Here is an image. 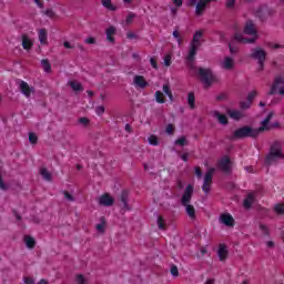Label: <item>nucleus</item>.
Masks as SVG:
<instances>
[{
	"label": "nucleus",
	"instance_id": "39",
	"mask_svg": "<svg viewBox=\"0 0 284 284\" xmlns=\"http://www.w3.org/2000/svg\"><path fill=\"white\" fill-rule=\"evenodd\" d=\"M158 227L159 230H165V219L163 216H158Z\"/></svg>",
	"mask_w": 284,
	"mask_h": 284
},
{
	"label": "nucleus",
	"instance_id": "59",
	"mask_svg": "<svg viewBox=\"0 0 284 284\" xmlns=\"http://www.w3.org/2000/svg\"><path fill=\"white\" fill-rule=\"evenodd\" d=\"M23 281H24V284H37L34 283V278L32 277H24Z\"/></svg>",
	"mask_w": 284,
	"mask_h": 284
},
{
	"label": "nucleus",
	"instance_id": "22",
	"mask_svg": "<svg viewBox=\"0 0 284 284\" xmlns=\"http://www.w3.org/2000/svg\"><path fill=\"white\" fill-rule=\"evenodd\" d=\"M254 201H256L254 193H248L246 199L244 200V207H246V210H250V207H252V205L254 204Z\"/></svg>",
	"mask_w": 284,
	"mask_h": 284
},
{
	"label": "nucleus",
	"instance_id": "30",
	"mask_svg": "<svg viewBox=\"0 0 284 284\" xmlns=\"http://www.w3.org/2000/svg\"><path fill=\"white\" fill-rule=\"evenodd\" d=\"M70 88L73 92H83V84H81V82L71 81Z\"/></svg>",
	"mask_w": 284,
	"mask_h": 284
},
{
	"label": "nucleus",
	"instance_id": "63",
	"mask_svg": "<svg viewBox=\"0 0 284 284\" xmlns=\"http://www.w3.org/2000/svg\"><path fill=\"white\" fill-rule=\"evenodd\" d=\"M244 43H256V38H245Z\"/></svg>",
	"mask_w": 284,
	"mask_h": 284
},
{
	"label": "nucleus",
	"instance_id": "1",
	"mask_svg": "<svg viewBox=\"0 0 284 284\" xmlns=\"http://www.w3.org/2000/svg\"><path fill=\"white\" fill-rule=\"evenodd\" d=\"M201 39H203V31H195L186 57L190 68H194V59H196V52H199V48H201Z\"/></svg>",
	"mask_w": 284,
	"mask_h": 284
},
{
	"label": "nucleus",
	"instance_id": "24",
	"mask_svg": "<svg viewBox=\"0 0 284 284\" xmlns=\"http://www.w3.org/2000/svg\"><path fill=\"white\" fill-rule=\"evenodd\" d=\"M39 41L42 45L48 44V30H45V29L39 30Z\"/></svg>",
	"mask_w": 284,
	"mask_h": 284
},
{
	"label": "nucleus",
	"instance_id": "12",
	"mask_svg": "<svg viewBox=\"0 0 284 284\" xmlns=\"http://www.w3.org/2000/svg\"><path fill=\"white\" fill-rule=\"evenodd\" d=\"M212 1L214 0H200L195 7L196 17H201L203 12H205V9L207 8V3H212Z\"/></svg>",
	"mask_w": 284,
	"mask_h": 284
},
{
	"label": "nucleus",
	"instance_id": "15",
	"mask_svg": "<svg viewBox=\"0 0 284 284\" xmlns=\"http://www.w3.org/2000/svg\"><path fill=\"white\" fill-rule=\"evenodd\" d=\"M133 83L134 85H136V88H141V90H145V88L150 85V83L145 81V78L143 75H135L133 79Z\"/></svg>",
	"mask_w": 284,
	"mask_h": 284
},
{
	"label": "nucleus",
	"instance_id": "28",
	"mask_svg": "<svg viewBox=\"0 0 284 284\" xmlns=\"http://www.w3.org/2000/svg\"><path fill=\"white\" fill-rule=\"evenodd\" d=\"M113 34H116V28L115 27H110L106 29V41H110V43H114V37Z\"/></svg>",
	"mask_w": 284,
	"mask_h": 284
},
{
	"label": "nucleus",
	"instance_id": "40",
	"mask_svg": "<svg viewBox=\"0 0 284 284\" xmlns=\"http://www.w3.org/2000/svg\"><path fill=\"white\" fill-rule=\"evenodd\" d=\"M240 108L241 110H250V108H252V104L250 101H241L240 102Z\"/></svg>",
	"mask_w": 284,
	"mask_h": 284
},
{
	"label": "nucleus",
	"instance_id": "21",
	"mask_svg": "<svg viewBox=\"0 0 284 284\" xmlns=\"http://www.w3.org/2000/svg\"><path fill=\"white\" fill-rule=\"evenodd\" d=\"M227 114L231 119H234V121H241L243 119V112L239 110H227Z\"/></svg>",
	"mask_w": 284,
	"mask_h": 284
},
{
	"label": "nucleus",
	"instance_id": "25",
	"mask_svg": "<svg viewBox=\"0 0 284 284\" xmlns=\"http://www.w3.org/2000/svg\"><path fill=\"white\" fill-rule=\"evenodd\" d=\"M217 256L220 261H225V258H227V246L221 244L217 251Z\"/></svg>",
	"mask_w": 284,
	"mask_h": 284
},
{
	"label": "nucleus",
	"instance_id": "54",
	"mask_svg": "<svg viewBox=\"0 0 284 284\" xmlns=\"http://www.w3.org/2000/svg\"><path fill=\"white\" fill-rule=\"evenodd\" d=\"M236 6V0H226V8H234Z\"/></svg>",
	"mask_w": 284,
	"mask_h": 284
},
{
	"label": "nucleus",
	"instance_id": "52",
	"mask_svg": "<svg viewBox=\"0 0 284 284\" xmlns=\"http://www.w3.org/2000/svg\"><path fill=\"white\" fill-rule=\"evenodd\" d=\"M163 92L169 97L172 93V90L170 89V84H164L163 85Z\"/></svg>",
	"mask_w": 284,
	"mask_h": 284
},
{
	"label": "nucleus",
	"instance_id": "42",
	"mask_svg": "<svg viewBox=\"0 0 284 284\" xmlns=\"http://www.w3.org/2000/svg\"><path fill=\"white\" fill-rule=\"evenodd\" d=\"M39 141V136H37V133L30 132L29 133V143H37Z\"/></svg>",
	"mask_w": 284,
	"mask_h": 284
},
{
	"label": "nucleus",
	"instance_id": "62",
	"mask_svg": "<svg viewBox=\"0 0 284 284\" xmlns=\"http://www.w3.org/2000/svg\"><path fill=\"white\" fill-rule=\"evenodd\" d=\"M126 38H128V39H139V36H136L134 32H129V33L126 34Z\"/></svg>",
	"mask_w": 284,
	"mask_h": 284
},
{
	"label": "nucleus",
	"instance_id": "37",
	"mask_svg": "<svg viewBox=\"0 0 284 284\" xmlns=\"http://www.w3.org/2000/svg\"><path fill=\"white\" fill-rule=\"evenodd\" d=\"M264 245L266 250H274L276 247V242H274V240H266L264 241Z\"/></svg>",
	"mask_w": 284,
	"mask_h": 284
},
{
	"label": "nucleus",
	"instance_id": "38",
	"mask_svg": "<svg viewBox=\"0 0 284 284\" xmlns=\"http://www.w3.org/2000/svg\"><path fill=\"white\" fill-rule=\"evenodd\" d=\"M155 101L156 103H165V99L163 98V92L161 91L155 92Z\"/></svg>",
	"mask_w": 284,
	"mask_h": 284
},
{
	"label": "nucleus",
	"instance_id": "3",
	"mask_svg": "<svg viewBox=\"0 0 284 284\" xmlns=\"http://www.w3.org/2000/svg\"><path fill=\"white\" fill-rule=\"evenodd\" d=\"M197 77L204 83V88H212V84L219 81V78H216L214 71L210 68L200 67L197 69Z\"/></svg>",
	"mask_w": 284,
	"mask_h": 284
},
{
	"label": "nucleus",
	"instance_id": "13",
	"mask_svg": "<svg viewBox=\"0 0 284 284\" xmlns=\"http://www.w3.org/2000/svg\"><path fill=\"white\" fill-rule=\"evenodd\" d=\"M99 203L103 205L104 207H110L114 205V199L110 196V194L105 193L99 197Z\"/></svg>",
	"mask_w": 284,
	"mask_h": 284
},
{
	"label": "nucleus",
	"instance_id": "32",
	"mask_svg": "<svg viewBox=\"0 0 284 284\" xmlns=\"http://www.w3.org/2000/svg\"><path fill=\"white\" fill-rule=\"evenodd\" d=\"M75 283L77 284H90V280H88V277H85L82 274H78V275H75Z\"/></svg>",
	"mask_w": 284,
	"mask_h": 284
},
{
	"label": "nucleus",
	"instance_id": "14",
	"mask_svg": "<svg viewBox=\"0 0 284 284\" xmlns=\"http://www.w3.org/2000/svg\"><path fill=\"white\" fill-rule=\"evenodd\" d=\"M256 28L254 26V21L247 20L244 27V34H248V37H254L256 34Z\"/></svg>",
	"mask_w": 284,
	"mask_h": 284
},
{
	"label": "nucleus",
	"instance_id": "23",
	"mask_svg": "<svg viewBox=\"0 0 284 284\" xmlns=\"http://www.w3.org/2000/svg\"><path fill=\"white\" fill-rule=\"evenodd\" d=\"M281 83H284V79L283 77H277L275 78V81L271 88V91L268 92L270 95L276 94V88H278V85H281Z\"/></svg>",
	"mask_w": 284,
	"mask_h": 284
},
{
	"label": "nucleus",
	"instance_id": "9",
	"mask_svg": "<svg viewBox=\"0 0 284 284\" xmlns=\"http://www.w3.org/2000/svg\"><path fill=\"white\" fill-rule=\"evenodd\" d=\"M251 59H255V61L261 62L267 59V52L261 48L252 49Z\"/></svg>",
	"mask_w": 284,
	"mask_h": 284
},
{
	"label": "nucleus",
	"instance_id": "56",
	"mask_svg": "<svg viewBox=\"0 0 284 284\" xmlns=\"http://www.w3.org/2000/svg\"><path fill=\"white\" fill-rule=\"evenodd\" d=\"M149 143H159V138H156V135H150Z\"/></svg>",
	"mask_w": 284,
	"mask_h": 284
},
{
	"label": "nucleus",
	"instance_id": "33",
	"mask_svg": "<svg viewBox=\"0 0 284 284\" xmlns=\"http://www.w3.org/2000/svg\"><path fill=\"white\" fill-rule=\"evenodd\" d=\"M232 43H245V37L242 33H234Z\"/></svg>",
	"mask_w": 284,
	"mask_h": 284
},
{
	"label": "nucleus",
	"instance_id": "10",
	"mask_svg": "<svg viewBox=\"0 0 284 284\" xmlns=\"http://www.w3.org/2000/svg\"><path fill=\"white\" fill-rule=\"evenodd\" d=\"M272 16V11L267 8H260L255 11V17L261 21V23H265L267 21V17Z\"/></svg>",
	"mask_w": 284,
	"mask_h": 284
},
{
	"label": "nucleus",
	"instance_id": "11",
	"mask_svg": "<svg viewBox=\"0 0 284 284\" xmlns=\"http://www.w3.org/2000/svg\"><path fill=\"white\" fill-rule=\"evenodd\" d=\"M220 223L226 227H234V217L230 213H222L220 215Z\"/></svg>",
	"mask_w": 284,
	"mask_h": 284
},
{
	"label": "nucleus",
	"instance_id": "34",
	"mask_svg": "<svg viewBox=\"0 0 284 284\" xmlns=\"http://www.w3.org/2000/svg\"><path fill=\"white\" fill-rule=\"evenodd\" d=\"M40 174L44 181H52V174L49 173L48 169H40Z\"/></svg>",
	"mask_w": 284,
	"mask_h": 284
},
{
	"label": "nucleus",
	"instance_id": "20",
	"mask_svg": "<svg viewBox=\"0 0 284 284\" xmlns=\"http://www.w3.org/2000/svg\"><path fill=\"white\" fill-rule=\"evenodd\" d=\"M32 40L28 37V34L23 33L22 34V48L23 50H32Z\"/></svg>",
	"mask_w": 284,
	"mask_h": 284
},
{
	"label": "nucleus",
	"instance_id": "26",
	"mask_svg": "<svg viewBox=\"0 0 284 284\" xmlns=\"http://www.w3.org/2000/svg\"><path fill=\"white\" fill-rule=\"evenodd\" d=\"M224 70H234V60L230 57H226L222 63Z\"/></svg>",
	"mask_w": 284,
	"mask_h": 284
},
{
	"label": "nucleus",
	"instance_id": "8",
	"mask_svg": "<svg viewBox=\"0 0 284 284\" xmlns=\"http://www.w3.org/2000/svg\"><path fill=\"white\" fill-rule=\"evenodd\" d=\"M192 194H194V186L189 184L181 197L182 205H190L192 202Z\"/></svg>",
	"mask_w": 284,
	"mask_h": 284
},
{
	"label": "nucleus",
	"instance_id": "61",
	"mask_svg": "<svg viewBox=\"0 0 284 284\" xmlns=\"http://www.w3.org/2000/svg\"><path fill=\"white\" fill-rule=\"evenodd\" d=\"M186 141H187V139L185 138V135H182L181 138L175 140V143H186Z\"/></svg>",
	"mask_w": 284,
	"mask_h": 284
},
{
	"label": "nucleus",
	"instance_id": "6",
	"mask_svg": "<svg viewBox=\"0 0 284 284\" xmlns=\"http://www.w3.org/2000/svg\"><path fill=\"white\" fill-rule=\"evenodd\" d=\"M17 83L19 84L20 92H22V94L27 97V99H30L31 94H34V87H30L28 82L23 80H17Z\"/></svg>",
	"mask_w": 284,
	"mask_h": 284
},
{
	"label": "nucleus",
	"instance_id": "19",
	"mask_svg": "<svg viewBox=\"0 0 284 284\" xmlns=\"http://www.w3.org/2000/svg\"><path fill=\"white\" fill-rule=\"evenodd\" d=\"M183 207H185L187 216L191 217L192 221H194V219H196V209H194V205L184 204Z\"/></svg>",
	"mask_w": 284,
	"mask_h": 284
},
{
	"label": "nucleus",
	"instance_id": "50",
	"mask_svg": "<svg viewBox=\"0 0 284 284\" xmlns=\"http://www.w3.org/2000/svg\"><path fill=\"white\" fill-rule=\"evenodd\" d=\"M229 50L231 54H236V52H239V48L234 47V43L232 42L229 43Z\"/></svg>",
	"mask_w": 284,
	"mask_h": 284
},
{
	"label": "nucleus",
	"instance_id": "17",
	"mask_svg": "<svg viewBox=\"0 0 284 284\" xmlns=\"http://www.w3.org/2000/svg\"><path fill=\"white\" fill-rule=\"evenodd\" d=\"M213 116L214 119L217 120V123H220L221 125H227L230 123V121L227 120V116L224 114H221V112L219 111H214Z\"/></svg>",
	"mask_w": 284,
	"mask_h": 284
},
{
	"label": "nucleus",
	"instance_id": "45",
	"mask_svg": "<svg viewBox=\"0 0 284 284\" xmlns=\"http://www.w3.org/2000/svg\"><path fill=\"white\" fill-rule=\"evenodd\" d=\"M164 65L170 68L172 65V57L170 54L164 55Z\"/></svg>",
	"mask_w": 284,
	"mask_h": 284
},
{
	"label": "nucleus",
	"instance_id": "27",
	"mask_svg": "<svg viewBox=\"0 0 284 284\" xmlns=\"http://www.w3.org/2000/svg\"><path fill=\"white\" fill-rule=\"evenodd\" d=\"M103 8H106V10H110L111 12H116L119 8L114 4H112V0H102Z\"/></svg>",
	"mask_w": 284,
	"mask_h": 284
},
{
	"label": "nucleus",
	"instance_id": "44",
	"mask_svg": "<svg viewBox=\"0 0 284 284\" xmlns=\"http://www.w3.org/2000/svg\"><path fill=\"white\" fill-rule=\"evenodd\" d=\"M134 19H136V14L130 12L129 16L126 17V20H125L126 26H130Z\"/></svg>",
	"mask_w": 284,
	"mask_h": 284
},
{
	"label": "nucleus",
	"instance_id": "57",
	"mask_svg": "<svg viewBox=\"0 0 284 284\" xmlns=\"http://www.w3.org/2000/svg\"><path fill=\"white\" fill-rule=\"evenodd\" d=\"M173 37H174V39L178 40L179 45H181L182 40H181V38L179 37V31L174 30V31H173Z\"/></svg>",
	"mask_w": 284,
	"mask_h": 284
},
{
	"label": "nucleus",
	"instance_id": "18",
	"mask_svg": "<svg viewBox=\"0 0 284 284\" xmlns=\"http://www.w3.org/2000/svg\"><path fill=\"white\" fill-rule=\"evenodd\" d=\"M128 191H122L120 195V201L122 203V210H124V212H128L130 210V204H128Z\"/></svg>",
	"mask_w": 284,
	"mask_h": 284
},
{
	"label": "nucleus",
	"instance_id": "58",
	"mask_svg": "<svg viewBox=\"0 0 284 284\" xmlns=\"http://www.w3.org/2000/svg\"><path fill=\"white\" fill-rule=\"evenodd\" d=\"M171 274H172V276H179V268L176 266H172Z\"/></svg>",
	"mask_w": 284,
	"mask_h": 284
},
{
	"label": "nucleus",
	"instance_id": "64",
	"mask_svg": "<svg viewBox=\"0 0 284 284\" xmlns=\"http://www.w3.org/2000/svg\"><path fill=\"white\" fill-rule=\"evenodd\" d=\"M225 99H227V95H225V93H222L216 97V101H225Z\"/></svg>",
	"mask_w": 284,
	"mask_h": 284
},
{
	"label": "nucleus",
	"instance_id": "48",
	"mask_svg": "<svg viewBox=\"0 0 284 284\" xmlns=\"http://www.w3.org/2000/svg\"><path fill=\"white\" fill-rule=\"evenodd\" d=\"M256 91H252L247 94L246 101H250V103L252 104V101H254V99H256Z\"/></svg>",
	"mask_w": 284,
	"mask_h": 284
},
{
	"label": "nucleus",
	"instance_id": "60",
	"mask_svg": "<svg viewBox=\"0 0 284 284\" xmlns=\"http://www.w3.org/2000/svg\"><path fill=\"white\" fill-rule=\"evenodd\" d=\"M195 175L197 176V179H202L203 172H201V168H195Z\"/></svg>",
	"mask_w": 284,
	"mask_h": 284
},
{
	"label": "nucleus",
	"instance_id": "5",
	"mask_svg": "<svg viewBox=\"0 0 284 284\" xmlns=\"http://www.w3.org/2000/svg\"><path fill=\"white\" fill-rule=\"evenodd\" d=\"M215 169H209L204 175L202 190L205 194L210 193V190L212 189V179L214 176Z\"/></svg>",
	"mask_w": 284,
	"mask_h": 284
},
{
	"label": "nucleus",
	"instance_id": "31",
	"mask_svg": "<svg viewBox=\"0 0 284 284\" xmlns=\"http://www.w3.org/2000/svg\"><path fill=\"white\" fill-rule=\"evenodd\" d=\"M41 65H42L44 72H47V73L52 72V64H50V60H48V59L41 60Z\"/></svg>",
	"mask_w": 284,
	"mask_h": 284
},
{
	"label": "nucleus",
	"instance_id": "46",
	"mask_svg": "<svg viewBox=\"0 0 284 284\" xmlns=\"http://www.w3.org/2000/svg\"><path fill=\"white\" fill-rule=\"evenodd\" d=\"M95 230H97L100 234H103V232H105V223L101 222L100 224H97Z\"/></svg>",
	"mask_w": 284,
	"mask_h": 284
},
{
	"label": "nucleus",
	"instance_id": "29",
	"mask_svg": "<svg viewBox=\"0 0 284 284\" xmlns=\"http://www.w3.org/2000/svg\"><path fill=\"white\" fill-rule=\"evenodd\" d=\"M187 103L191 110L196 108V97L194 95V92L187 94Z\"/></svg>",
	"mask_w": 284,
	"mask_h": 284
},
{
	"label": "nucleus",
	"instance_id": "55",
	"mask_svg": "<svg viewBox=\"0 0 284 284\" xmlns=\"http://www.w3.org/2000/svg\"><path fill=\"white\" fill-rule=\"evenodd\" d=\"M150 63L154 70H159V64L156 63V60L154 58L150 59Z\"/></svg>",
	"mask_w": 284,
	"mask_h": 284
},
{
	"label": "nucleus",
	"instance_id": "43",
	"mask_svg": "<svg viewBox=\"0 0 284 284\" xmlns=\"http://www.w3.org/2000/svg\"><path fill=\"white\" fill-rule=\"evenodd\" d=\"M78 123H80V125H83L84 128H88V125H90V119H88V118H80L78 120Z\"/></svg>",
	"mask_w": 284,
	"mask_h": 284
},
{
	"label": "nucleus",
	"instance_id": "53",
	"mask_svg": "<svg viewBox=\"0 0 284 284\" xmlns=\"http://www.w3.org/2000/svg\"><path fill=\"white\" fill-rule=\"evenodd\" d=\"M85 43H88L89 45H94V43H97V39L89 37L84 40Z\"/></svg>",
	"mask_w": 284,
	"mask_h": 284
},
{
	"label": "nucleus",
	"instance_id": "36",
	"mask_svg": "<svg viewBox=\"0 0 284 284\" xmlns=\"http://www.w3.org/2000/svg\"><path fill=\"white\" fill-rule=\"evenodd\" d=\"M260 232H262L264 236H270V234H272V232L270 231V226L263 223L260 224Z\"/></svg>",
	"mask_w": 284,
	"mask_h": 284
},
{
	"label": "nucleus",
	"instance_id": "4",
	"mask_svg": "<svg viewBox=\"0 0 284 284\" xmlns=\"http://www.w3.org/2000/svg\"><path fill=\"white\" fill-rule=\"evenodd\" d=\"M283 148L281 146V144L275 143L271 146V150L268 152V154L266 155V165H274V163L281 161V159H283Z\"/></svg>",
	"mask_w": 284,
	"mask_h": 284
},
{
	"label": "nucleus",
	"instance_id": "7",
	"mask_svg": "<svg viewBox=\"0 0 284 284\" xmlns=\"http://www.w3.org/2000/svg\"><path fill=\"white\" fill-rule=\"evenodd\" d=\"M217 168L224 172V174H230V172H232V161L225 155L217 162Z\"/></svg>",
	"mask_w": 284,
	"mask_h": 284
},
{
	"label": "nucleus",
	"instance_id": "41",
	"mask_svg": "<svg viewBox=\"0 0 284 284\" xmlns=\"http://www.w3.org/2000/svg\"><path fill=\"white\" fill-rule=\"evenodd\" d=\"M274 211L276 214H284V203L275 204Z\"/></svg>",
	"mask_w": 284,
	"mask_h": 284
},
{
	"label": "nucleus",
	"instance_id": "47",
	"mask_svg": "<svg viewBox=\"0 0 284 284\" xmlns=\"http://www.w3.org/2000/svg\"><path fill=\"white\" fill-rule=\"evenodd\" d=\"M174 130H175L174 124H168L165 128L166 134H170V135L174 134Z\"/></svg>",
	"mask_w": 284,
	"mask_h": 284
},
{
	"label": "nucleus",
	"instance_id": "16",
	"mask_svg": "<svg viewBox=\"0 0 284 284\" xmlns=\"http://www.w3.org/2000/svg\"><path fill=\"white\" fill-rule=\"evenodd\" d=\"M274 116V113L271 112L267 114V116L262 121V125L257 128V130H261L262 132H265V130H270V121H272V118Z\"/></svg>",
	"mask_w": 284,
	"mask_h": 284
},
{
	"label": "nucleus",
	"instance_id": "2",
	"mask_svg": "<svg viewBox=\"0 0 284 284\" xmlns=\"http://www.w3.org/2000/svg\"><path fill=\"white\" fill-rule=\"evenodd\" d=\"M263 129H254L250 125H244L233 132L231 141H236L239 139H256Z\"/></svg>",
	"mask_w": 284,
	"mask_h": 284
},
{
	"label": "nucleus",
	"instance_id": "35",
	"mask_svg": "<svg viewBox=\"0 0 284 284\" xmlns=\"http://www.w3.org/2000/svg\"><path fill=\"white\" fill-rule=\"evenodd\" d=\"M24 243H26V246L29 247V250H32V247H34L36 245L34 237L24 236Z\"/></svg>",
	"mask_w": 284,
	"mask_h": 284
},
{
	"label": "nucleus",
	"instance_id": "49",
	"mask_svg": "<svg viewBox=\"0 0 284 284\" xmlns=\"http://www.w3.org/2000/svg\"><path fill=\"white\" fill-rule=\"evenodd\" d=\"M64 199H67L70 203L74 202V196L70 194L68 191L63 192Z\"/></svg>",
	"mask_w": 284,
	"mask_h": 284
},
{
	"label": "nucleus",
	"instance_id": "51",
	"mask_svg": "<svg viewBox=\"0 0 284 284\" xmlns=\"http://www.w3.org/2000/svg\"><path fill=\"white\" fill-rule=\"evenodd\" d=\"M95 112L99 116H101V114H103L105 112V106L103 105H99L95 108Z\"/></svg>",
	"mask_w": 284,
	"mask_h": 284
}]
</instances>
